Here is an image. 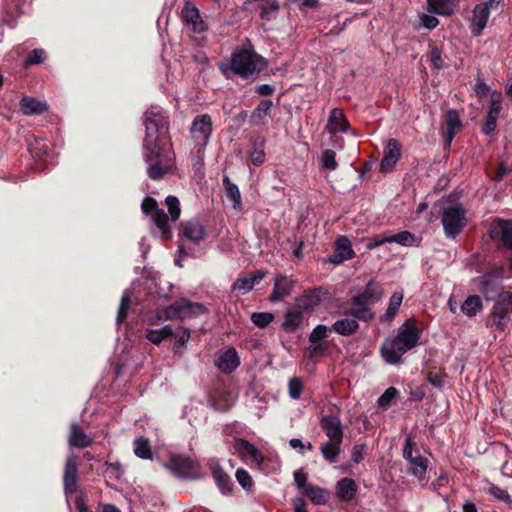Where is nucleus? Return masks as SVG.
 Returning a JSON list of instances; mask_svg holds the SVG:
<instances>
[{
    "label": "nucleus",
    "instance_id": "15",
    "mask_svg": "<svg viewBox=\"0 0 512 512\" xmlns=\"http://www.w3.org/2000/svg\"><path fill=\"white\" fill-rule=\"evenodd\" d=\"M320 427L325 432L327 436V441L333 442H343V427L341 420L338 416L335 415H325L320 419Z\"/></svg>",
    "mask_w": 512,
    "mask_h": 512
},
{
    "label": "nucleus",
    "instance_id": "17",
    "mask_svg": "<svg viewBox=\"0 0 512 512\" xmlns=\"http://www.w3.org/2000/svg\"><path fill=\"white\" fill-rule=\"evenodd\" d=\"M401 156V145L395 138H391L387 142V146L384 150L383 158L380 162V170L382 172L392 171L400 159Z\"/></svg>",
    "mask_w": 512,
    "mask_h": 512
},
{
    "label": "nucleus",
    "instance_id": "22",
    "mask_svg": "<svg viewBox=\"0 0 512 512\" xmlns=\"http://www.w3.org/2000/svg\"><path fill=\"white\" fill-rule=\"evenodd\" d=\"M93 438L87 435L84 429L77 423L73 422L70 424L68 444L74 448H86L91 446Z\"/></svg>",
    "mask_w": 512,
    "mask_h": 512
},
{
    "label": "nucleus",
    "instance_id": "62",
    "mask_svg": "<svg viewBox=\"0 0 512 512\" xmlns=\"http://www.w3.org/2000/svg\"><path fill=\"white\" fill-rule=\"evenodd\" d=\"M236 479L244 489H249L252 486V478L244 469H238L236 471Z\"/></svg>",
    "mask_w": 512,
    "mask_h": 512
},
{
    "label": "nucleus",
    "instance_id": "23",
    "mask_svg": "<svg viewBox=\"0 0 512 512\" xmlns=\"http://www.w3.org/2000/svg\"><path fill=\"white\" fill-rule=\"evenodd\" d=\"M295 281L287 276L277 275L274 280L273 291L270 295L271 302H278L284 297L291 295Z\"/></svg>",
    "mask_w": 512,
    "mask_h": 512
},
{
    "label": "nucleus",
    "instance_id": "57",
    "mask_svg": "<svg viewBox=\"0 0 512 512\" xmlns=\"http://www.w3.org/2000/svg\"><path fill=\"white\" fill-rule=\"evenodd\" d=\"M328 327L325 325H317L309 335L311 344L321 343L327 337Z\"/></svg>",
    "mask_w": 512,
    "mask_h": 512
},
{
    "label": "nucleus",
    "instance_id": "59",
    "mask_svg": "<svg viewBox=\"0 0 512 512\" xmlns=\"http://www.w3.org/2000/svg\"><path fill=\"white\" fill-rule=\"evenodd\" d=\"M294 482L299 491L302 493L310 486V483H307V475L303 469H299L294 472Z\"/></svg>",
    "mask_w": 512,
    "mask_h": 512
},
{
    "label": "nucleus",
    "instance_id": "38",
    "mask_svg": "<svg viewBox=\"0 0 512 512\" xmlns=\"http://www.w3.org/2000/svg\"><path fill=\"white\" fill-rule=\"evenodd\" d=\"M303 494L315 505H324L329 500V492L326 489L312 484L307 487Z\"/></svg>",
    "mask_w": 512,
    "mask_h": 512
},
{
    "label": "nucleus",
    "instance_id": "14",
    "mask_svg": "<svg viewBox=\"0 0 512 512\" xmlns=\"http://www.w3.org/2000/svg\"><path fill=\"white\" fill-rule=\"evenodd\" d=\"M383 295V289L381 285L375 281H369L364 291L351 298V303L357 305H364L367 308L375 304Z\"/></svg>",
    "mask_w": 512,
    "mask_h": 512
},
{
    "label": "nucleus",
    "instance_id": "33",
    "mask_svg": "<svg viewBox=\"0 0 512 512\" xmlns=\"http://www.w3.org/2000/svg\"><path fill=\"white\" fill-rule=\"evenodd\" d=\"M303 321V312L300 306L288 310L285 313L284 321L282 323V328L286 332H294Z\"/></svg>",
    "mask_w": 512,
    "mask_h": 512
},
{
    "label": "nucleus",
    "instance_id": "11",
    "mask_svg": "<svg viewBox=\"0 0 512 512\" xmlns=\"http://www.w3.org/2000/svg\"><path fill=\"white\" fill-rule=\"evenodd\" d=\"M144 159L148 164L147 174L152 180H160L171 169V164L164 161L160 145H157L156 152L153 153V158L149 161L147 160V150H145Z\"/></svg>",
    "mask_w": 512,
    "mask_h": 512
},
{
    "label": "nucleus",
    "instance_id": "16",
    "mask_svg": "<svg viewBox=\"0 0 512 512\" xmlns=\"http://www.w3.org/2000/svg\"><path fill=\"white\" fill-rule=\"evenodd\" d=\"M180 235L194 244H199L205 240L207 232L198 219H191L181 224Z\"/></svg>",
    "mask_w": 512,
    "mask_h": 512
},
{
    "label": "nucleus",
    "instance_id": "1",
    "mask_svg": "<svg viewBox=\"0 0 512 512\" xmlns=\"http://www.w3.org/2000/svg\"><path fill=\"white\" fill-rule=\"evenodd\" d=\"M421 329L414 318L407 319L397 331L394 338L386 339L381 346V355L389 364L401 362L402 356L419 345Z\"/></svg>",
    "mask_w": 512,
    "mask_h": 512
},
{
    "label": "nucleus",
    "instance_id": "2",
    "mask_svg": "<svg viewBox=\"0 0 512 512\" xmlns=\"http://www.w3.org/2000/svg\"><path fill=\"white\" fill-rule=\"evenodd\" d=\"M145 138L143 142L144 150H147V160L153 158L157 145L168 133L169 122L164 113L157 107H151L145 111Z\"/></svg>",
    "mask_w": 512,
    "mask_h": 512
},
{
    "label": "nucleus",
    "instance_id": "40",
    "mask_svg": "<svg viewBox=\"0 0 512 512\" xmlns=\"http://www.w3.org/2000/svg\"><path fill=\"white\" fill-rule=\"evenodd\" d=\"M344 314L354 317L353 319H360L364 321H370L374 317V314L369 308L364 305L351 303V301L349 302V307L345 309Z\"/></svg>",
    "mask_w": 512,
    "mask_h": 512
},
{
    "label": "nucleus",
    "instance_id": "54",
    "mask_svg": "<svg viewBox=\"0 0 512 512\" xmlns=\"http://www.w3.org/2000/svg\"><path fill=\"white\" fill-rule=\"evenodd\" d=\"M288 390L289 396L294 400H298L301 397L303 390V381L297 377L290 379L288 383Z\"/></svg>",
    "mask_w": 512,
    "mask_h": 512
},
{
    "label": "nucleus",
    "instance_id": "63",
    "mask_svg": "<svg viewBox=\"0 0 512 512\" xmlns=\"http://www.w3.org/2000/svg\"><path fill=\"white\" fill-rule=\"evenodd\" d=\"M366 445L355 444L352 448L351 459L354 463H360L364 459Z\"/></svg>",
    "mask_w": 512,
    "mask_h": 512
},
{
    "label": "nucleus",
    "instance_id": "25",
    "mask_svg": "<svg viewBox=\"0 0 512 512\" xmlns=\"http://www.w3.org/2000/svg\"><path fill=\"white\" fill-rule=\"evenodd\" d=\"M336 496L341 502H350L356 496L358 487L351 478H341L336 483Z\"/></svg>",
    "mask_w": 512,
    "mask_h": 512
},
{
    "label": "nucleus",
    "instance_id": "24",
    "mask_svg": "<svg viewBox=\"0 0 512 512\" xmlns=\"http://www.w3.org/2000/svg\"><path fill=\"white\" fill-rule=\"evenodd\" d=\"M501 109H502V102L500 99V95H498V97L496 98V97H494V94H493L492 98H491V104H490V108L488 111V115H487V117L483 123V126H482V132L485 135H490L492 132L495 131L496 121L499 117Z\"/></svg>",
    "mask_w": 512,
    "mask_h": 512
},
{
    "label": "nucleus",
    "instance_id": "55",
    "mask_svg": "<svg viewBox=\"0 0 512 512\" xmlns=\"http://www.w3.org/2000/svg\"><path fill=\"white\" fill-rule=\"evenodd\" d=\"M398 391L395 387H389L385 392L378 398L377 404L381 408H387L392 400L396 398Z\"/></svg>",
    "mask_w": 512,
    "mask_h": 512
},
{
    "label": "nucleus",
    "instance_id": "48",
    "mask_svg": "<svg viewBox=\"0 0 512 512\" xmlns=\"http://www.w3.org/2000/svg\"><path fill=\"white\" fill-rule=\"evenodd\" d=\"M171 221H177L181 214L180 202L176 196L169 195L165 199Z\"/></svg>",
    "mask_w": 512,
    "mask_h": 512
},
{
    "label": "nucleus",
    "instance_id": "58",
    "mask_svg": "<svg viewBox=\"0 0 512 512\" xmlns=\"http://www.w3.org/2000/svg\"><path fill=\"white\" fill-rule=\"evenodd\" d=\"M45 52L42 49H33L27 56L25 66L40 64L44 61Z\"/></svg>",
    "mask_w": 512,
    "mask_h": 512
},
{
    "label": "nucleus",
    "instance_id": "44",
    "mask_svg": "<svg viewBox=\"0 0 512 512\" xmlns=\"http://www.w3.org/2000/svg\"><path fill=\"white\" fill-rule=\"evenodd\" d=\"M273 103L271 100H262L258 104V106L252 112L251 118L256 123H265L267 117H270V111L272 109Z\"/></svg>",
    "mask_w": 512,
    "mask_h": 512
},
{
    "label": "nucleus",
    "instance_id": "60",
    "mask_svg": "<svg viewBox=\"0 0 512 512\" xmlns=\"http://www.w3.org/2000/svg\"><path fill=\"white\" fill-rule=\"evenodd\" d=\"M385 243H389V235H375L367 240L366 248L368 250H373Z\"/></svg>",
    "mask_w": 512,
    "mask_h": 512
},
{
    "label": "nucleus",
    "instance_id": "26",
    "mask_svg": "<svg viewBox=\"0 0 512 512\" xmlns=\"http://www.w3.org/2000/svg\"><path fill=\"white\" fill-rule=\"evenodd\" d=\"M19 105L22 113L27 116L40 115L49 109L47 102L29 96L23 97Z\"/></svg>",
    "mask_w": 512,
    "mask_h": 512
},
{
    "label": "nucleus",
    "instance_id": "64",
    "mask_svg": "<svg viewBox=\"0 0 512 512\" xmlns=\"http://www.w3.org/2000/svg\"><path fill=\"white\" fill-rule=\"evenodd\" d=\"M34 142V144L31 143L29 145L31 152L34 153V155L37 157L46 155L48 152V146L45 143L41 144L38 139H35Z\"/></svg>",
    "mask_w": 512,
    "mask_h": 512
},
{
    "label": "nucleus",
    "instance_id": "37",
    "mask_svg": "<svg viewBox=\"0 0 512 512\" xmlns=\"http://www.w3.org/2000/svg\"><path fill=\"white\" fill-rule=\"evenodd\" d=\"M235 448L244 456L249 457L253 461L258 463L264 460L262 453L250 442L244 439H239L236 441Z\"/></svg>",
    "mask_w": 512,
    "mask_h": 512
},
{
    "label": "nucleus",
    "instance_id": "10",
    "mask_svg": "<svg viewBox=\"0 0 512 512\" xmlns=\"http://www.w3.org/2000/svg\"><path fill=\"white\" fill-rule=\"evenodd\" d=\"M190 133L194 141L200 147H205L212 133V119L208 114H202L194 118Z\"/></svg>",
    "mask_w": 512,
    "mask_h": 512
},
{
    "label": "nucleus",
    "instance_id": "18",
    "mask_svg": "<svg viewBox=\"0 0 512 512\" xmlns=\"http://www.w3.org/2000/svg\"><path fill=\"white\" fill-rule=\"evenodd\" d=\"M170 466L174 473L182 478H189L197 469V463L189 456L173 455Z\"/></svg>",
    "mask_w": 512,
    "mask_h": 512
},
{
    "label": "nucleus",
    "instance_id": "9",
    "mask_svg": "<svg viewBox=\"0 0 512 512\" xmlns=\"http://www.w3.org/2000/svg\"><path fill=\"white\" fill-rule=\"evenodd\" d=\"M413 446L414 444L411 436H407L403 446V457L409 462L408 469L411 474H413L415 477H418L419 479H423L427 471L428 462L427 459L420 454H413Z\"/></svg>",
    "mask_w": 512,
    "mask_h": 512
},
{
    "label": "nucleus",
    "instance_id": "35",
    "mask_svg": "<svg viewBox=\"0 0 512 512\" xmlns=\"http://www.w3.org/2000/svg\"><path fill=\"white\" fill-rule=\"evenodd\" d=\"M331 329L339 335L350 336L357 332L359 323L353 318H343L334 322Z\"/></svg>",
    "mask_w": 512,
    "mask_h": 512
},
{
    "label": "nucleus",
    "instance_id": "27",
    "mask_svg": "<svg viewBox=\"0 0 512 512\" xmlns=\"http://www.w3.org/2000/svg\"><path fill=\"white\" fill-rule=\"evenodd\" d=\"M266 275L265 271L257 270L251 276L238 278L233 283V290L240 294H246L250 292L255 284H258Z\"/></svg>",
    "mask_w": 512,
    "mask_h": 512
},
{
    "label": "nucleus",
    "instance_id": "41",
    "mask_svg": "<svg viewBox=\"0 0 512 512\" xmlns=\"http://www.w3.org/2000/svg\"><path fill=\"white\" fill-rule=\"evenodd\" d=\"M403 300V294L400 292H395L389 300V305L386 310V313L382 316V321L391 323L397 314Z\"/></svg>",
    "mask_w": 512,
    "mask_h": 512
},
{
    "label": "nucleus",
    "instance_id": "61",
    "mask_svg": "<svg viewBox=\"0 0 512 512\" xmlns=\"http://www.w3.org/2000/svg\"><path fill=\"white\" fill-rule=\"evenodd\" d=\"M427 380L432 386L441 389L446 383V375L429 372L427 374Z\"/></svg>",
    "mask_w": 512,
    "mask_h": 512
},
{
    "label": "nucleus",
    "instance_id": "53",
    "mask_svg": "<svg viewBox=\"0 0 512 512\" xmlns=\"http://www.w3.org/2000/svg\"><path fill=\"white\" fill-rule=\"evenodd\" d=\"M190 339V330L183 329L180 334L176 336V340L173 345V351L176 354H182L186 343Z\"/></svg>",
    "mask_w": 512,
    "mask_h": 512
},
{
    "label": "nucleus",
    "instance_id": "36",
    "mask_svg": "<svg viewBox=\"0 0 512 512\" xmlns=\"http://www.w3.org/2000/svg\"><path fill=\"white\" fill-rule=\"evenodd\" d=\"M341 445H342V442H338V441L324 442L320 447L322 457L329 463H336L338 461L339 455L342 452Z\"/></svg>",
    "mask_w": 512,
    "mask_h": 512
},
{
    "label": "nucleus",
    "instance_id": "30",
    "mask_svg": "<svg viewBox=\"0 0 512 512\" xmlns=\"http://www.w3.org/2000/svg\"><path fill=\"white\" fill-rule=\"evenodd\" d=\"M265 143L266 140L262 136H256L251 139L249 159L255 166H260L265 162Z\"/></svg>",
    "mask_w": 512,
    "mask_h": 512
},
{
    "label": "nucleus",
    "instance_id": "28",
    "mask_svg": "<svg viewBox=\"0 0 512 512\" xmlns=\"http://www.w3.org/2000/svg\"><path fill=\"white\" fill-rule=\"evenodd\" d=\"M326 129L329 133L335 134L338 132L345 133L349 129V123L341 109H332Z\"/></svg>",
    "mask_w": 512,
    "mask_h": 512
},
{
    "label": "nucleus",
    "instance_id": "4",
    "mask_svg": "<svg viewBox=\"0 0 512 512\" xmlns=\"http://www.w3.org/2000/svg\"><path fill=\"white\" fill-rule=\"evenodd\" d=\"M205 312L204 305L182 298L159 311L158 318L162 320L186 319L197 317Z\"/></svg>",
    "mask_w": 512,
    "mask_h": 512
},
{
    "label": "nucleus",
    "instance_id": "52",
    "mask_svg": "<svg viewBox=\"0 0 512 512\" xmlns=\"http://www.w3.org/2000/svg\"><path fill=\"white\" fill-rule=\"evenodd\" d=\"M131 298L129 293L125 292L122 295L120 307L117 314V322L122 323L126 320L128 311L130 309Z\"/></svg>",
    "mask_w": 512,
    "mask_h": 512
},
{
    "label": "nucleus",
    "instance_id": "56",
    "mask_svg": "<svg viewBox=\"0 0 512 512\" xmlns=\"http://www.w3.org/2000/svg\"><path fill=\"white\" fill-rule=\"evenodd\" d=\"M429 47H430V51H429L428 57H429L430 63L432 64V66L435 69H437V70L442 69L443 68V60L441 57V51L434 44H431Z\"/></svg>",
    "mask_w": 512,
    "mask_h": 512
},
{
    "label": "nucleus",
    "instance_id": "20",
    "mask_svg": "<svg viewBox=\"0 0 512 512\" xmlns=\"http://www.w3.org/2000/svg\"><path fill=\"white\" fill-rule=\"evenodd\" d=\"M490 16V7L488 4H477L473 9L471 20V33L478 37L481 35L483 29L486 27L487 21Z\"/></svg>",
    "mask_w": 512,
    "mask_h": 512
},
{
    "label": "nucleus",
    "instance_id": "42",
    "mask_svg": "<svg viewBox=\"0 0 512 512\" xmlns=\"http://www.w3.org/2000/svg\"><path fill=\"white\" fill-rule=\"evenodd\" d=\"M483 308L481 298L478 295H471L461 305V311L468 317H474Z\"/></svg>",
    "mask_w": 512,
    "mask_h": 512
},
{
    "label": "nucleus",
    "instance_id": "34",
    "mask_svg": "<svg viewBox=\"0 0 512 512\" xmlns=\"http://www.w3.org/2000/svg\"><path fill=\"white\" fill-rule=\"evenodd\" d=\"M223 186L227 198L232 202L233 208L237 211L242 210V200L239 188L234 184L228 176L223 177Z\"/></svg>",
    "mask_w": 512,
    "mask_h": 512
},
{
    "label": "nucleus",
    "instance_id": "45",
    "mask_svg": "<svg viewBox=\"0 0 512 512\" xmlns=\"http://www.w3.org/2000/svg\"><path fill=\"white\" fill-rule=\"evenodd\" d=\"M173 335V329L167 325L161 329L149 330L146 338L153 344L159 345L163 340L170 338Z\"/></svg>",
    "mask_w": 512,
    "mask_h": 512
},
{
    "label": "nucleus",
    "instance_id": "6",
    "mask_svg": "<svg viewBox=\"0 0 512 512\" xmlns=\"http://www.w3.org/2000/svg\"><path fill=\"white\" fill-rule=\"evenodd\" d=\"M141 209L145 214L150 215L152 221L159 229L163 240H169L172 238L171 227L168 223V216L165 211L158 207L157 201L147 196L144 198L141 204Z\"/></svg>",
    "mask_w": 512,
    "mask_h": 512
},
{
    "label": "nucleus",
    "instance_id": "3",
    "mask_svg": "<svg viewBox=\"0 0 512 512\" xmlns=\"http://www.w3.org/2000/svg\"><path fill=\"white\" fill-rule=\"evenodd\" d=\"M262 60L253 50L241 49L232 53L230 67L234 74L247 78L261 70Z\"/></svg>",
    "mask_w": 512,
    "mask_h": 512
},
{
    "label": "nucleus",
    "instance_id": "12",
    "mask_svg": "<svg viewBox=\"0 0 512 512\" xmlns=\"http://www.w3.org/2000/svg\"><path fill=\"white\" fill-rule=\"evenodd\" d=\"M182 20L192 33L200 34L207 31L208 26L202 19L198 8L187 2L181 12Z\"/></svg>",
    "mask_w": 512,
    "mask_h": 512
},
{
    "label": "nucleus",
    "instance_id": "47",
    "mask_svg": "<svg viewBox=\"0 0 512 512\" xmlns=\"http://www.w3.org/2000/svg\"><path fill=\"white\" fill-rule=\"evenodd\" d=\"M280 8V5L278 3V1H268V2H265L263 4H261L260 6V17L261 19L263 20H271V19H274L276 17V14L278 12Z\"/></svg>",
    "mask_w": 512,
    "mask_h": 512
},
{
    "label": "nucleus",
    "instance_id": "31",
    "mask_svg": "<svg viewBox=\"0 0 512 512\" xmlns=\"http://www.w3.org/2000/svg\"><path fill=\"white\" fill-rule=\"evenodd\" d=\"M446 124V140L450 144L455 135L461 130L462 123L460 120L459 113L455 109H450L446 113L445 117Z\"/></svg>",
    "mask_w": 512,
    "mask_h": 512
},
{
    "label": "nucleus",
    "instance_id": "8",
    "mask_svg": "<svg viewBox=\"0 0 512 512\" xmlns=\"http://www.w3.org/2000/svg\"><path fill=\"white\" fill-rule=\"evenodd\" d=\"M489 236L494 243L512 250V221L494 219L489 227Z\"/></svg>",
    "mask_w": 512,
    "mask_h": 512
},
{
    "label": "nucleus",
    "instance_id": "39",
    "mask_svg": "<svg viewBox=\"0 0 512 512\" xmlns=\"http://www.w3.org/2000/svg\"><path fill=\"white\" fill-rule=\"evenodd\" d=\"M389 243H397L405 247L418 246L420 238L416 237L409 231H401L399 233L389 235Z\"/></svg>",
    "mask_w": 512,
    "mask_h": 512
},
{
    "label": "nucleus",
    "instance_id": "19",
    "mask_svg": "<svg viewBox=\"0 0 512 512\" xmlns=\"http://www.w3.org/2000/svg\"><path fill=\"white\" fill-rule=\"evenodd\" d=\"M354 255L355 252L352 249L350 240L346 236H341L335 243V249L329 261L334 265H338L352 259Z\"/></svg>",
    "mask_w": 512,
    "mask_h": 512
},
{
    "label": "nucleus",
    "instance_id": "5",
    "mask_svg": "<svg viewBox=\"0 0 512 512\" xmlns=\"http://www.w3.org/2000/svg\"><path fill=\"white\" fill-rule=\"evenodd\" d=\"M441 222L445 235L448 238H455L461 233L467 223L464 208L459 204L445 207Z\"/></svg>",
    "mask_w": 512,
    "mask_h": 512
},
{
    "label": "nucleus",
    "instance_id": "50",
    "mask_svg": "<svg viewBox=\"0 0 512 512\" xmlns=\"http://www.w3.org/2000/svg\"><path fill=\"white\" fill-rule=\"evenodd\" d=\"M488 493L499 501H502L508 505L512 504V497L510 496V494L506 490H504L494 484H491L489 486Z\"/></svg>",
    "mask_w": 512,
    "mask_h": 512
},
{
    "label": "nucleus",
    "instance_id": "7",
    "mask_svg": "<svg viewBox=\"0 0 512 512\" xmlns=\"http://www.w3.org/2000/svg\"><path fill=\"white\" fill-rule=\"evenodd\" d=\"M512 314V292L502 291L498 294L491 311V326L503 330Z\"/></svg>",
    "mask_w": 512,
    "mask_h": 512
},
{
    "label": "nucleus",
    "instance_id": "13",
    "mask_svg": "<svg viewBox=\"0 0 512 512\" xmlns=\"http://www.w3.org/2000/svg\"><path fill=\"white\" fill-rule=\"evenodd\" d=\"M78 481V457L70 454L65 463L63 484L66 494H73L77 490Z\"/></svg>",
    "mask_w": 512,
    "mask_h": 512
},
{
    "label": "nucleus",
    "instance_id": "21",
    "mask_svg": "<svg viewBox=\"0 0 512 512\" xmlns=\"http://www.w3.org/2000/svg\"><path fill=\"white\" fill-rule=\"evenodd\" d=\"M215 366L223 373H232L240 365V359L234 348L219 353L214 361Z\"/></svg>",
    "mask_w": 512,
    "mask_h": 512
},
{
    "label": "nucleus",
    "instance_id": "51",
    "mask_svg": "<svg viewBox=\"0 0 512 512\" xmlns=\"http://www.w3.org/2000/svg\"><path fill=\"white\" fill-rule=\"evenodd\" d=\"M322 167L325 169H328L330 171H333L337 168L338 164L336 161V153L332 149H326L322 153Z\"/></svg>",
    "mask_w": 512,
    "mask_h": 512
},
{
    "label": "nucleus",
    "instance_id": "43",
    "mask_svg": "<svg viewBox=\"0 0 512 512\" xmlns=\"http://www.w3.org/2000/svg\"><path fill=\"white\" fill-rule=\"evenodd\" d=\"M499 285L493 280L490 274H486L481 280V292L487 300H493L496 295L498 296Z\"/></svg>",
    "mask_w": 512,
    "mask_h": 512
},
{
    "label": "nucleus",
    "instance_id": "49",
    "mask_svg": "<svg viewBox=\"0 0 512 512\" xmlns=\"http://www.w3.org/2000/svg\"><path fill=\"white\" fill-rule=\"evenodd\" d=\"M274 320V315L269 312H255L251 315L252 323L259 327L265 328Z\"/></svg>",
    "mask_w": 512,
    "mask_h": 512
},
{
    "label": "nucleus",
    "instance_id": "29",
    "mask_svg": "<svg viewBox=\"0 0 512 512\" xmlns=\"http://www.w3.org/2000/svg\"><path fill=\"white\" fill-rule=\"evenodd\" d=\"M209 467L212 472L213 478L217 483V486L223 493L231 492L233 487V482L231 478L224 472L222 467L216 460H211L209 462Z\"/></svg>",
    "mask_w": 512,
    "mask_h": 512
},
{
    "label": "nucleus",
    "instance_id": "32",
    "mask_svg": "<svg viewBox=\"0 0 512 512\" xmlns=\"http://www.w3.org/2000/svg\"><path fill=\"white\" fill-rule=\"evenodd\" d=\"M427 4L430 12L442 16H451L457 7L454 0H427Z\"/></svg>",
    "mask_w": 512,
    "mask_h": 512
},
{
    "label": "nucleus",
    "instance_id": "46",
    "mask_svg": "<svg viewBox=\"0 0 512 512\" xmlns=\"http://www.w3.org/2000/svg\"><path fill=\"white\" fill-rule=\"evenodd\" d=\"M134 453L141 459H151L152 451L149 441L143 437L135 439Z\"/></svg>",
    "mask_w": 512,
    "mask_h": 512
}]
</instances>
